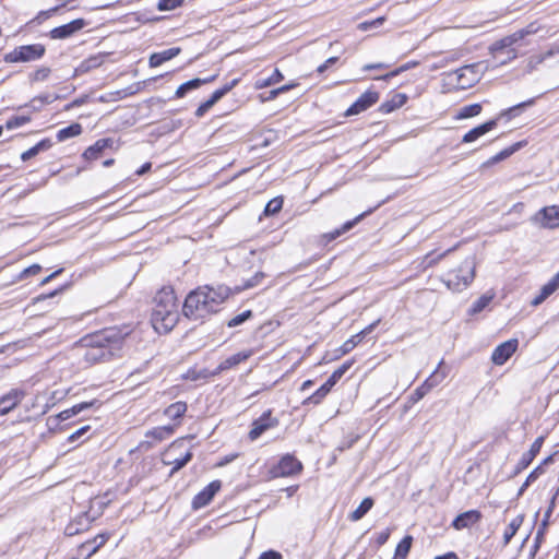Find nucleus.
<instances>
[{
    "label": "nucleus",
    "mask_w": 559,
    "mask_h": 559,
    "mask_svg": "<svg viewBox=\"0 0 559 559\" xmlns=\"http://www.w3.org/2000/svg\"><path fill=\"white\" fill-rule=\"evenodd\" d=\"M230 295L227 286L219 285L217 287H199L191 292L185 300L182 311L187 318L199 320L218 310Z\"/></svg>",
    "instance_id": "1"
},
{
    "label": "nucleus",
    "mask_w": 559,
    "mask_h": 559,
    "mask_svg": "<svg viewBox=\"0 0 559 559\" xmlns=\"http://www.w3.org/2000/svg\"><path fill=\"white\" fill-rule=\"evenodd\" d=\"M152 322L156 331L169 332L179 319L175 292L170 287L162 288L154 298Z\"/></svg>",
    "instance_id": "2"
},
{
    "label": "nucleus",
    "mask_w": 559,
    "mask_h": 559,
    "mask_svg": "<svg viewBox=\"0 0 559 559\" xmlns=\"http://www.w3.org/2000/svg\"><path fill=\"white\" fill-rule=\"evenodd\" d=\"M540 25L537 22H532L525 27L497 40L490 46V53L499 66L507 64L518 57V51L514 48L520 41L524 40L527 36L535 35L539 32Z\"/></svg>",
    "instance_id": "3"
},
{
    "label": "nucleus",
    "mask_w": 559,
    "mask_h": 559,
    "mask_svg": "<svg viewBox=\"0 0 559 559\" xmlns=\"http://www.w3.org/2000/svg\"><path fill=\"white\" fill-rule=\"evenodd\" d=\"M475 275L476 258L475 255H468L457 267L450 270L444 277H442V282L449 290L461 293L471 286Z\"/></svg>",
    "instance_id": "4"
},
{
    "label": "nucleus",
    "mask_w": 559,
    "mask_h": 559,
    "mask_svg": "<svg viewBox=\"0 0 559 559\" xmlns=\"http://www.w3.org/2000/svg\"><path fill=\"white\" fill-rule=\"evenodd\" d=\"M533 104H534V99H528L526 102L514 105L506 110H502L496 118L490 119V120L473 128L468 132H466L462 138V143H473V142L477 141L479 138H481L489 131L493 130L498 126V122L501 118L514 117L518 115L519 110H521L527 106H531Z\"/></svg>",
    "instance_id": "5"
},
{
    "label": "nucleus",
    "mask_w": 559,
    "mask_h": 559,
    "mask_svg": "<svg viewBox=\"0 0 559 559\" xmlns=\"http://www.w3.org/2000/svg\"><path fill=\"white\" fill-rule=\"evenodd\" d=\"M479 63L464 66L455 71L443 74L447 86L454 90H466L472 87L479 80Z\"/></svg>",
    "instance_id": "6"
},
{
    "label": "nucleus",
    "mask_w": 559,
    "mask_h": 559,
    "mask_svg": "<svg viewBox=\"0 0 559 559\" xmlns=\"http://www.w3.org/2000/svg\"><path fill=\"white\" fill-rule=\"evenodd\" d=\"M116 335L114 330H106L100 334L95 335L91 341V347L85 350L84 359L86 362H97L105 360L110 354V348H107L104 342H110Z\"/></svg>",
    "instance_id": "7"
},
{
    "label": "nucleus",
    "mask_w": 559,
    "mask_h": 559,
    "mask_svg": "<svg viewBox=\"0 0 559 559\" xmlns=\"http://www.w3.org/2000/svg\"><path fill=\"white\" fill-rule=\"evenodd\" d=\"M46 48L41 44L23 45L5 55L7 62H31L43 58Z\"/></svg>",
    "instance_id": "8"
},
{
    "label": "nucleus",
    "mask_w": 559,
    "mask_h": 559,
    "mask_svg": "<svg viewBox=\"0 0 559 559\" xmlns=\"http://www.w3.org/2000/svg\"><path fill=\"white\" fill-rule=\"evenodd\" d=\"M302 468L301 463L293 455H284L271 473L274 477H287L299 473Z\"/></svg>",
    "instance_id": "9"
},
{
    "label": "nucleus",
    "mask_w": 559,
    "mask_h": 559,
    "mask_svg": "<svg viewBox=\"0 0 559 559\" xmlns=\"http://www.w3.org/2000/svg\"><path fill=\"white\" fill-rule=\"evenodd\" d=\"M532 219L544 228H556L559 226V206L552 205L543 207Z\"/></svg>",
    "instance_id": "10"
},
{
    "label": "nucleus",
    "mask_w": 559,
    "mask_h": 559,
    "mask_svg": "<svg viewBox=\"0 0 559 559\" xmlns=\"http://www.w3.org/2000/svg\"><path fill=\"white\" fill-rule=\"evenodd\" d=\"M278 425V419L271 416V411L264 412L258 419L252 423L249 431V438L257 440L263 432Z\"/></svg>",
    "instance_id": "11"
},
{
    "label": "nucleus",
    "mask_w": 559,
    "mask_h": 559,
    "mask_svg": "<svg viewBox=\"0 0 559 559\" xmlns=\"http://www.w3.org/2000/svg\"><path fill=\"white\" fill-rule=\"evenodd\" d=\"M519 341L516 338L508 340L498 345L491 355V361L497 366H502L516 350Z\"/></svg>",
    "instance_id": "12"
},
{
    "label": "nucleus",
    "mask_w": 559,
    "mask_h": 559,
    "mask_svg": "<svg viewBox=\"0 0 559 559\" xmlns=\"http://www.w3.org/2000/svg\"><path fill=\"white\" fill-rule=\"evenodd\" d=\"M379 100V93L374 91H366L358 99L346 110V116L358 115Z\"/></svg>",
    "instance_id": "13"
},
{
    "label": "nucleus",
    "mask_w": 559,
    "mask_h": 559,
    "mask_svg": "<svg viewBox=\"0 0 559 559\" xmlns=\"http://www.w3.org/2000/svg\"><path fill=\"white\" fill-rule=\"evenodd\" d=\"M86 21L84 19H76L68 24L52 28L49 32V36L52 39H66L71 37L76 32L85 27Z\"/></svg>",
    "instance_id": "14"
},
{
    "label": "nucleus",
    "mask_w": 559,
    "mask_h": 559,
    "mask_svg": "<svg viewBox=\"0 0 559 559\" xmlns=\"http://www.w3.org/2000/svg\"><path fill=\"white\" fill-rule=\"evenodd\" d=\"M380 321H381L380 319L376 320L374 322H372L371 324L366 326L364 330H361L359 333L353 335L350 338L345 341L342 344V346L337 349V352H338L337 356L340 357V356L346 355L349 352H352L364 340V337L366 335L371 333L378 326Z\"/></svg>",
    "instance_id": "15"
},
{
    "label": "nucleus",
    "mask_w": 559,
    "mask_h": 559,
    "mask_svg": "<svg viewBox=\"0 0 559 559\" xmlns=\"http://www.w3.org/2000/svg\"><path fill=\"white\" fill-rule=\"evenodd\" d=\"M221 481L213 480L202 491H200L192 500V507L200 509L205 507L213 499L215 493L221 489Z\"/></svg>",
    "instance_id": "16"
},
{
    "label": "nucleus",
    "mask_w": 559,
    "mask_h": 559,
    "mask_svg": "<svg viewBox=\"0 0 559 559\" xmlns=\"http://www.w3.org/2000/svg\"><path fill=\"white\" fill-rule=\"evenodd\" d=\"M92 518L87 512H83L75 516L64 528L67 536H74L90 528L92 524Z\"/></svg>",
    "instance_id": "17"
},
{
    "label": "nucleus",
    "mask_w": 559,
    "mask_h": 559,
    "mask_svg": "<svg viewBox=\"0 0 559 559\" xmlns=\"http://www.w3.org/2000/svg\"><path fill=\"white\" fill-rule=\"evenodd\" d=\"M444 374H439L437 371H435L421 385H419L411 395V402L417 403L420 401L425 395H427L432 388L438 385L443 379Z\"/></svg>",
    "instance_id": "18"
},
{
    "label": "nucleus",
    "mask_w": 559,
    "mask_h": 559,
    "mask_svg": "<svg viewBox=\"0 0 559 559\" xmlns=\"http://www.w3.org/2000/svg\"><path fill=\"white\" fill-rule=\"evenodd\" d=\"M25 396V392L19 389H12L8 394L0 397V415H5L12 411Z\"/></svg>",
    "instance_id": "19"
},
{
    "label": "nucleus",
    "mask_w": 559,
    "mask_h": 559,
    "mask_svg": "<svg viewBox=\"0 0 559 559\" xmlns=\"http://www.w3.org/2000/svg\"><path fill=\"white\" fill-rule=\"evenodd\" d=\"M481 519V513L477 510H469L459 514L452 522V526L460 531L463 528H468L476 523H478Z\"/></svg>",
    "instance_id": "20"
},
{
    "label": "nucleus",
    "mask_w": 559,
    "mask_h": 559,
    "mask_svg": "<svg viewBox=\"0 0 559 559\" xmlns=\"http://www.w3.org/2000/svg\"><path fill=\"white\" fill-rule=\"evenodd\" d=\"M544 443V437H538L533 444L531 445L530 450L525 453H523L522 457L518 462L515 466V474L522 472L528 465L533 462L535 456L539 453L542 445Z\"/></svg>",
    "instance_id": "21"
},
{
    "label": "nucleus",
    "mask_w": 559,
    "mask_h": 559,
    "mask_svg": "<svg viewBox=\"0 0 559 559\" xmlns=\"http://www.w3.org/2000/svg\"><path fill=\"white\" fill-rule=\"evenodd\" d=\"M559 288V272L546 283L539 293L532 299L531 305L536 307L543 304L550 295Z\"/></svg>",
    "instance_id": "22"
},
{
    "label": "nucleus",
    "mask_w": 559,
    "mask_h": 559,
    "mask_svg": "<svg viewBox=\"0 0 559 559\" xmlns=\"http://www.w3.org/2000/svg\"><path fill=\"white\" fill-rule=\"evenodd\" d=\"M251 355H252L251 350H243V352H239L237 354H234L230 357H228L225 360H223L217 366L215 371L212 372V374H219L221 372H223L225 370H228V369H230L233 367H236L240 362H242V361L247 360L249 357H251Z\"/></svg>",
    "instance_id": "23"
},
{
    "label": "nucleus",
    "mask_w": 559,
    "mask_h": 559,
    "mask_svg": "<svg viewBox=\"0 0 559 559\" xmlns=\"http://www.w3.org/2000/svg\"><path fill=\"white\" fill-rule=\"evenodd\" d=\"M180 53L179 47H173L159 52H154L151 55L148 64L151 68H156L162 66L164 62L171 60Z\"/></svg>",
    "instance_id": "24"
},
{
    "label": "nucleus",
    "mask_w": 559,
    "mask_h": 559,
    "mask_svg": "<svg viewBox=\"0 0 559 559\" xmlns=\"http://www.w3.org/2000/svg\"><path fill=\"white\" fill-rule=\"evenodd\" d=\"M109 534L103 533L97 536H95L93 539L86 540L85 543L81 544L80 550L86 551V558L92 557L105 543L108 540Z\"/></svg>",
    "instance_id": "25"
},
{
    "label": "nucleus",
    "mask_w": 559,
    "mask_h": 559,
    "mask_svg": "<svg viewBox=\"0 0 559 559\" xmlns=\"http://www.w3.org/2000/svg\"><path fill=\"white\" fill-rule=\"evenodd\" d=\"M104 55H94L90 56L88 58L84 59L74 70L75 75H82L85 74L98 67H100L104 62Z\"/></svg>",
    "instance_id": "26"
},
{
    "label": "nucleus",
    "mask_w": 559,
    "mask_h": 559,
    "mask_svg": "<svg viewBox=\"0 0 559 559\" xmlns=\"http://www.w3.org/2000/svg\"><path fill=\"white\" fill-rule=\"evenodd\" d=\"M216 78V75H213L211 78H206V79H193V80H190L183 84H181L177 91H176V97L178 98H181L183 97L188 92L192 91V90H197L199 88L202 84H206V83H210L212 81H214Z\"/></svg>",
    "instance_id": "27"
},
{
    "label": "nucleus",
    "mask_w": 559,
    "mask_h": 559,
    "mask_svg": "<svg viewBox=\"0 0 559 559\" xmlns=\"http://www.w3.org/2000/svg\"><path fill=\"white\" fill-rule=\"evenodd\" d=\"M111 141L109 139H100L96 141L93 145L87 147L83 157L88 160H95L99 157L100 153L110 145Z\"/></svg>",
    "instance_id": "28"
},
{
    "label": "nucleus",
    "mask_w": 559,
    "mask_h": 559,
    "mask_svg": "<svg viewBox=\"0 0 559 559\" xmlns=\"http://www.w3.org/2000/svg\"><path fill=\"white\" fill-rule=\"evenodd\" d=\"M406 100H407V96L405 94H401V93L394 94L391 99H389L380 105L379 110L382 114H390V112L394 111L395 109L402 107L406 103Z\"/></svg>",
    "instance_id": "29"
},
{
    "label": "nucleus",
    "mask_w": 559,
    "mask_h": 559,
    "mask_svg": "<svg viewBox=\"0 0 559 559\" xmlns=\"http://www.w3.org/2000/svg\"><path fill=\"white\" fill-rule=\"evenodd\" d=\"M96 403H97V400H93L91 402H83V403L76 404V405L72 406L71 408L62 411L58 415V418L60 420H67V419L71 418L72 416L80 414L84 409H87V408L94 406Z\"/></svg>",
    "instance_id": "30"
},
{
    "label": "nucleus",
    "mask_w": 559,
    "mask_h": 559,
    "mask_svg": "<svg viewBox=\"0 0 559 559\" xmlns=\"http://www.w3.org/2000/svg\"><path fill=\"white\" fill-rule=\"evenodd\" d=\"M51 146H52L51 140L50 139H44L41 141H39L33 147H31L27 151H25L24 153H22L21 158L23 160H28V159L35 157L38 153L45 152V151L49 150Z\"/></svg>",
    "instance_id": "31"
},
{
    "label": "nucleus",
    "mask_w": 559,
    "mask_h": 559,
    "mask_svg": "<svg viewBox=\"0 0 559 559\" xmlns=\"http://www.w3.org/2000/svg\"><path fill=\"white\" fill-rule=\"evenodd\" d=\"M335 384L328 379L312 395H310L306 401V403L319 404L331 391V389Z\"/></svg>",
    "instance_id": "32"
},
{
    "label": "nucleus",
    "mask_w": 559,
    "mask_h": 559,
    "mask_svg": "<svg viewBox=\"0 0 559 559\" xmlns=\"http://www.w3.org/2000/svg\"><path fill=\"white\" fill-rule=\"evenodd\" d=\"M187 408H188L187 403L179 401V402H176V403H173L171 405H169L164 411V414L169 419L176 420V419L181 418L185 415V413L187 412Z\"/></svg>",
    "instance_id": "33"
},
{
    "label": "nucleus",
    "mask_w": 559,
    "mask_h": 559,
    "mask_svg": "<svg viewBox=\"0 0 559 559\" xmlns=\"http://www.w3.org/2000/svg\"><path fill=\"white\" fill-rule=\"evenodd\" d=\"M373 507V500L370 497L365 498L360 504L349 514V520L356 522L362 519Z\"/></svg>",
    "instance_id": "34"
},
{
    "label": "nucleus",
    "mask_w": 559,
    "mask_h": 559,
    "mask_svg": "<svg viewBox=\"0 0 559 559\" xmlns=\"http://www.w3.org/2000/svg\"><path fill=\"white\" fill-rule=\"evenodd\" d=\"M495 298V293L487 292L483 296H480L469 308L468 313L471 316L477 314L481 312Z\"/></svg>",
    "instance_id": "35"
},
{
    "label": "nucleus",
    "mask_w": 559,
    "mask_h": 559,
    "mask_svg": "<svg viewBox=\"0 0 559 559\" xmlns=\"http://www.w3.org/2000/svg\"><path fill=\"white\" fill-rule=\"evenodd\" d=\"M82 133V126L80 123H72L57 132V140L59 142L66 141L70 138L80 135Z\"/></svg>",
    "instance_id": "36"
},
{
    "label": "nucleus",
    "mask_w": 559,
    "mask_h": 559,
    "mask_svg": "<svg viewBox=\"0 0 559 559\" xmlns=\"http://www.w3.org/2000/svg\"><path fill=\"white\" fill-rule=\"evenodd\" d=\"M522 523H523V516L522 515L515 516L509 523L508 527L506 528V531L503 533V544L504 545H508L511 542L512 537L515 535V533L518 532V530L520 528Z\"/></svg>",
    "instance_id": "37"
},
{
    "label": "nucleus",
    "mask_w": 559,
    "mask_h": 559,
    "mask_svg": "<svg viewBox=\"0 0 559 559\" xmlns=\"http://www.w3.org/2000/svg\"><path fill=\"white\" fill-rule=\"evenodd\" d=\"M412 542V536H405L396 546L394 559H405L411 550Z\"/></svg>",
    "instance_id": "38"
},
{
    "label": "nucleus",
    "mask_w": 559,
    "mask_h": 559,
    "mask_svg": "<svg viewBox=\"0 0 559 559\" xmlns=\"http://www.w3.org/2000/svg\"><path fill=\"white\" fill-rule=\"evenodd\" d=\"M480 112H481L480 104H471V105L462 107L460 109L456 118L457 119L472 118V117L478 116Z\"/></svg>",
    "instance_id": "39"
},
{
    "label": "nucleus",
    "mask_w": 559,
    "mask_h": 559,
    "mask_svg": "<svg viewBox=\"0 0 559 559\" xmlns=\"http://www.w3.org/2000/svg\"><path fill=\"white\" fill-rule=\"evenodd\" d=\"M192 459V452L187 451L185 455L180 457H175L174 460L165 461V464H171L174 465L170 475H174L176 472H178L180 468H182L190 460Z\"/></svg>",
    "instance_id": "40"
},
{
    "label": "nucleus",
    "mask_w": 559,
    "mask_h": 559,
    "mask_svg": "<svg viewBox=\"0 0 559 559\" xmlns=\"http://www.w3.org/2000/svg\"><path fill=\"white\" fill-rule=\"evenodd\" d=\"M284 79L282 72L278 69H275L273 74L269 76L267 79L258 80L255 83L257 88H264L267 86H271L273 84L278 83Z\"/></svg>",
    "instance_id": "41"
},
{
    "label": "nucleus",
    "mask_w": 559,
    "mask_h": 559,
    "mask_svg": "<svg viewBox=\"0 0 559 559\" xmlns=\"http://www.w3.org/2000/svg\"><path fill=\"white\" fill-rule=\"evenodd\" d=\"M173 432L174 428L171 426H164L151 430L150 432H147L146 436L160 441L166 437L170 436Z\"/></svg>",
    "instance_id": "42"
},
{
    "label": "nucleus",
    "mask_w": 559,
    "mask_h": 559,
    "mask_svg": "<svg viewBox=\"0 0 559 559\" xmlns=\"http://www.w3.org/2000/svg\"><path fill=\"white\" fill-rule=\"evenodd\" d=\"M521 146V143H516L501 152H499L498 154H496L495 156H492L490 158V160L488 162L489 164H495V163H499L501 160H503L504 158L509 157L510 155H512L514 152H516Z\"/></svg>",
    "instance_id": "43"
},
{
    "label": "nucleus",
    "mask_w": 559,
    "mask_h": 559,
    "mask_svg": "<svg viewBox=\"0 0 559 559\" xmlns=\"http://www.w3.org/2000/svg\"><path fill=\"white\" fill-rule=\"evenodd\" d=\"M282 206H283V199L280 197L274 198L266 203L265 209H264V214L266 216L274 215L282 210Z\"/></svg>",
    "instance_id": "44"
},
{
    "label": "nucleus",
    "mask_w": 559,
    "mask_h": 559,
    "mask_svg": "<svg viewBox=\"0 0 559 559\" xmlns=\"http://www.w3.org/2000/svg\"><path fill=\"white\" fill-rule=\"evenodd\" d=\"M365 213L357 216L355 219L353 221H349V222H346L342 228L340 229H335L334 231L330 233L329 236H330V239H336L338 236H341L342 234L348 231L349 229L353 228V226L359 222L362 217H364Z\"/></svg>",
    "instance_id": "45"
},
{
    "label": "nucleus",
    "mask_w": 559,
    "mask_h": 559,
    "mask_svg": "<svg viewBox=\"0 0 559 559\" xmlns=\"http://www.w3.org/2000/svg\"><path fill=\"white\" fill-rule=\"evenodd\" d=\"M453 250H454V248H450L436 257L433 255V252H429L428 254H426V257L424 259V263L426 264V267L433 266L440 260H442L444 257H447L449 253H451Z\"/></svg>",
    "instance_id": "46"
},
{
    "label": "nucleus",
    "mask_w": 559,
    "mask_h": 559,
    "mask_svg": "<svg viewBox=\"0 0 559 559\" xmlns=\"http://www.w3.org/2000/svg\"><path fill=\"white\" fill-rule=\"evenodd\" d=\"M251 317H252V311L251 310H246V311L235 316L234 318H231L227 322V326L228 328L238 326V325L242 324L243 322H246L247 320H249Z\"/></svg>",
    "instance_id": "47"
},
{
    "label": "nucleus",
    "mask_w": 559,
    "mask_h": 559,
    "mask_svg": "<svg viewBox=\"0 0 559 559\" xmlns=\"http://www.w3.org/2000/svg\"><path fill=\"white\" fill-rule=\"evenodd\" d=\"M29 121H31L29 116H15V117L10 118L5 122V127H7V129L12 130V129L19 128L21 126H24L25 123H27Z\"/></svg>",
    "instance_id": "48"
},
{
    "label": "nucleus",
    "mask_w": 559,
    "mask_h": 559,
    "mask_svg": "<svg viewBox=\"0 0 559 559\" xmlns=\"http://www.w3.org/2000/svg\"><path fill=\"white\" fill-rule=\"evenodd\" d=\"M50 72L51 70L48 67L38 68L29 75V80L32 82L45 81L50 75Z\"/></svg>",
    "instance_id": "49"
},
{
    "label": "nucleus",
    "mask_w": 559,
    "mask_h": 559,
    "mask_svg": "<svg viewBox=\"0 0 559 559\" xmlns=\"http://www.w3.org/2000/svg\"><path fill=\"white\" fill-rule=\"evenodd\" d=\"M185 0H159L157 9L159 11H171L180 7Z\"/></svg>",
    "instance_id": "50"
},
{
    "label": "nucleus",
    "mask_w": 559,
    "mask_h": 559,
    "mask_svg": "<svg viewBox=\"0 0 559 559\" xmlns=\"http://www.w3.org/2000/svg\"><path fill=\"white\" fill-rule=\"evenodd\" d=\"M350 366H352L350 361L343 364L336 370L333 371V373L329 377V379L334 384H336L340 381V379L344 376V373L349 369Z\"/></svg>",
    "instance_id": "51"
},
{
    "label": "nucleus",
    "mask_w": 559,
    "mask_h": 559,
    "mask_svg": "<svg viewBox=\"0 0 559 559\" xmlns=\"http://www.w3.org/2000/svg\"><path fill=\"white\" fill-rule=\"evenodd\" d=\"M41 271V266L39 264H33L26 269H24L19 275L17 281H23L29 276L37 275Z\"/></svg>",
    "instance_id": "52"
},
{
    "label": "nucleus",
    "mask_w": 559,
    "mask_h": 559,
    "mask_svg": "<svg viewBox=\"0 0 559 559\" xmlns=\"http://www.w3.org/2000/svg\"><path fill=\"white\" fill-rule=\"evenodd\" d=\"M212 372H209L206 369L197 371V370H189L187 372L186 378L192 381H195L198 379H206L209 377H212Z\"/></svg>",
    "instance_id": "53"
},
{
    "label": "nucleus",
    "mask_w": 559,
    "mask_h": 559,
    "mask_svg": "<svg viewBox=\"0 0 559 559\" xmlns=\"http://www.w3.org/2000/svg\"><path fill=\"white\" fill-rule=\"evenodd\" d=\"M383 22H384V17L380 16L372 21L361 22L360 24H358V28L360 31H368L370 28L378 27V26L382 25Z\"/></svg>",
    "instance_id": "54"
},
{
    "label": "nucleus",
    "mask_w": 559,
    "mask_h": 559,
    "mask_svg": "<svg viewBox=\"0 0 559 559\" xmlns=\"http://www.w3.org/2000/svg\"><path fill=\"white\" fill-rule=\"evenodd\" d=\"M265 274L263 272L255 273L250 280H248L245 284V288H252L261 283L264 278Z\"/></svg>",
    "instance_id": "55"
},
{
    "label": "nucleus",
    "mask_w": 559,
    "mask_h": 559,
    "mask_svg": "<svg viewBox=\"0 0 559 559\" xmlns=\"http://www.w3.org/2000/svg\"><path fill=\"white\" fill-rule=\"evenodd\" d=\"M59 10V7H55V8H51L49 10H46V11H40L38 13V15L36 16V21L38 23H41L43 21H45L46 19H49L50 16H52L53 14H56Z\"/></svg>",
    "instance_id": "56"
},
{
    "label": "nucleus",
    "mask_w": 559,
    "mask_h": 559,
    "mask_svg": "<svg viewBox=\"0 0 559 559\" xmlns=\"http://www.w3.org/2000/svg\"><path fill=\"white\" fill-rule=\"evenodd\" d=\"M214 105L212 104V102L210 99H207L206 102L202 103L195 110V116L197 117H202L205 112H207Z\"/></svg>",
    "instance_id": "57"
},
{
    "label": "nucleus",
    "mask_w": 559,
    "mask_h": 559,
    "mask_svg": "<svg viewBox=\"0 0 559 559\" xmlns=\"http://www.w3.org/2000/svg\"><path fill=\"white\" fill-rule=\"evenodd\" d=\"M545 472L543 465H538L537 467H535L530 474L528 476L526 477V480L528 483H534L543 473Z\"/></svg>",
    "instance_id": "58"
},
{
    "label": "nucleus",
    "mask_w": 559,
    "mask_h": 559,
    "mask_svg": "<svg viewBox=\"0 0 559 559\" xmlns=\"http://www.w3.org/2000/svg\"><path fill=\"white\" fill-rule=\"evenodd\" d=\"M90 430V426H83L76 431H74L72 435L69 436V441L74 442L79 440L82 436H84Z\"/></svg>",
    "instance_id": "59"
},
{
    "label": "nucleus",
    "mask_w": 559,
    "mask_h": 559,
    "mask_svg": "<svg viewBox=\"0 0 559 559\" xmlns=\"http://www.w3.org/2000/svg\"><path fill=\"white\" fill-rule=\"evenodd\" d=\"M415 63H407V64H404L402 67H400L399 69L394 70V71H391L390 73L383 75V76H380L379 79H383V80H388L390 78H393V76H396L399 75L401 72L405 71V70H408L412 66H414Z\"/></svg>",
    "instance_id": "60"
},
{
    "label": "nucleus",
    "mask_w": 559,
    "mask_h": 559,
    "mask_svg": "<svg viewBox=\"0 0 559 559\" xmlns=\"http://www.w3.org/2000/svg\"><path fill=\"white\" fill-rule=\"evenodd\" d=\"M544 62V59L542 58L540 53L539 55H535V56H532L530 59H528V62H527V68L530 71L536 69V67L540 63Z\"/></svg>",
    "instance_id": "61"
},
{
    "label": "nucleus",
    "mask_w": 559,
    "mask_h": 559,
    "mask_svg": "<svg viewBox=\"0 0 559 559\" xmlns=\"http://www.w3.org/2000/svg\"><path fill=\"white\" fill-rule=\"evenodd\" d=\"M390 534H391V530L390 528H386V530L380 532L378 534V536H377V539H376L377 544L379 546L384 545L388 542V539L390 537Z\"/></svg>",
    "instance_id": "62"
},
{
    "label": "nucleus",
    "mask_w": 559,
    "mask_h": 559,
    "mask_svg": "<svg viewBox=\"0 0 559 559\" xmlns=\"http://www.w3.org/2000/svg\"><path fill=\"white\" fill-rule=\"evenodd\" d=\"M259 559H282V555L274 550L264 551L260 555Z\"/></svg>",
    "instance_id": "63"
},
{
    "label": "nucleus",
    "mask_w": 559,
    "mask_h": 559,
    "mask_svg": "<svg viewBox=\"0 0 559 559\" xmlns=\"http://www.w3.org/2000/svg\"><path fill=\"white\" fill-rule=\"evenodd\" d=\"M337 60V57L329 58L323 64L318 67V72L323 73L330 66L334 64Z\"/></svg>",
    "instance_id": "64"
}]
</instances>
